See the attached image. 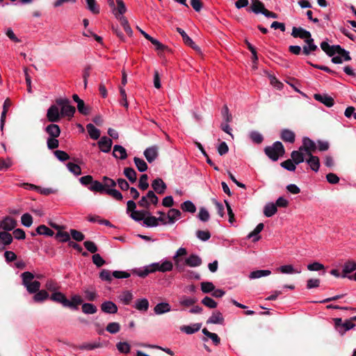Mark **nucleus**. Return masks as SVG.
Returning <instances> with one entry per match:
<instances>
[{"label": "nucleus", "mask_w": 356, "mask_h": 356, "mask_svg": "<svg viewBox=\"0 0 356 356\" xmlns=\"http://www.w3.org/2000/svg\"><path fill=\"white\" fill-rule=\"evenodd\" d=\"M172 263L170 261H165L161 264L159 263H153L147 266L145 270H134L133 273L136 274L141 277H146L149 273H154L156 271L166 272L172 269Z\"/></svg>", "instance_id": "nucleus-1"}, {"label": "nucleus", "mask_w": 356, "mask_h": 356, "mask_svg": "<svg viewBox=\"0 0 356 356\" xmlns=\"http://www.w3.org/2000/svg\"><path fill=\"white\" fill-rule=\"evenodd\" d=\"M264 152L270 159L276 161L285 154V149L281 142L276 141L273 145L266 146L264 148Z\"/></svg>", "instance_id": "nucleus-2"}, {"label": "nucleus", "mask_w": 356, "mask_h": 356, "mask_svg": "<svg viewBox=\"0 0 356 356\" xmlns=\"http://www.w3.org/2000/svg\"><path fill=\"white\" fill-rule=\"evenodd\" d=\"M57 106L61 107L60 113L62 116L72 118L76 112L74 106L70 104V100L67 98H58L56 99Z\"/></svg>", "instance_id": "nucleus-3"}, {"label": "nucleus", "mask_w": 356, "mask_h": 356, "mask_svg": "<svg viewBox=\"0 0 356 356\" xmlns=\"http://www.w3.org/2000/svg\"><path fill=\"white\" fill-rule=\"evenodd\" d=\"M130 276V273L126 271L115 270L113 273H111L109 270L107 269H102L99 273V277L102 280H105L108 282H111L112 281L113 277L116 279H122L128 278Z\"/></svg>", "instance_id": "nucleus-4"}, {"label": "nucleus", "mask_w": 356, "mask_h": 356, "mask_svg": "<svg viewBox=\"0 0 356 356\" xmlns=\"http://www.w3.org/2000/svg\"><path fill=\"white\" fill-rule=\"evenodd\" d=\"M62 115L56 105H51L47 112V120L50 122H58L60 121Z\"/></svg>", "instance_id": "nucleus-5"}, {"label": "nucleus", "mask_w": 356, "mask_h": 356, "mask_svg": "<svg viewBox=\"0 0 356 356\" xmlns=\"http://www.w3.org/2000/svg\"><path fill=\"white\" fill-rule=\"evenodd\" d=\"M159 222H161L163 225L167 224V220H165L164 217L156 218L153 216L147 215V217L145 216L143 219V224L148 227L158 226Z\"/></svg>", "instance_id": "nucleus-6"}, {"label": "nucleus", "mask_w": 356, "mask_h": 356, "mask_svg": "<svg viewBox=\"0 0 356 356\" xmlns=\"http://www.w3.org/2000/svg\"><path fill=\"white\" fill-rule=\"evenodd\" d=\"M176 30L181 35L182 40L186 45L189 46L196 51H200V48L195 44L193 40L186 33L183 29L177 27Z\"/></svg>", "instance_id": "nucleus-7"}, {"label": "nucleus", "mask_w": 356, "mask_h": 356, "mask_svg": "<svg viewBox=\"0 0 356 356\" xmlns=\"http://www.w3.org/2000/svg\"><path fill=\"white\" fill-rule=\"evenodd\" d=\"M144 156L149 163H152L159 156V147L153 145L144 151Z\"/></svg>", "instance_id": "nucleus-8"}, {"label": "nucleus", "mask_w": 356, "mask_h": 356, "mask_svg": "<svg viewBox=\"0 0 356 356\" xmlns=\"http://www.w3.org/2000/svg\"><path fill=\"white\" fill-rule=\"evenodd\" d=\"M97 145L102 152L108 153L111 149L113 141L107 136H102L97 142Z\"/></svg>", "instance_id": "nucleus-9"}, {"label": "nucleus", "mask_w": 356, "mask_h": 356, "mask_svg": "<svg viewBox=\"0 0 356 356\" xmlns=\"http://www.w3.org/2000/svg\"><path fill=\"white\" fill-rule=\"evenodd\" d=\"M291 35L293 38H299L305 40H309L312 38L310 32L302 29V27H293Z\"/></svg>", "instance_id": "nucleus-10"}, {"label": "nucleus", "mask_w": 356, "mask_h": 356, "mask_svg": "<svg viewBox=\"0 0 356 356\" xmlns=\"http://www.w3.org/2000/svg\"><path fill=\"white\" fill-rule=\"evenodd\" d=\"M314 98L327 107L332 106L334 103V99L327 94H314Z\"/></svg>", "instance_id": "nucleus-11"}, {"label": "nucleus", "mask_w": 356, "mask_h": 356, "mask_svg": "<svg viewBox=\"0 0 356 356\" xmlns=\"http://www.w3.org/2000/svg\"><path fill=\"white\" fill-rule=\"evenodd\" d=\"M17 225V220L10 216L5 217L1 222V227L6 232L13 230Z\"/></svg>", "instance_id": "nucleus-12"}, {"label": "nucleus", "mask_w": 356, "mask_h": 356, "mask_svg": "<svg viewBox=\"0 0 356 356\" xmlns=\"http://www.w3.org/2000/svg\"><path fill=\"white\" fill-rule=\"evenodd\" d=\"M153 190L158 194H163L167 188L165 182L161 178H156L152 182Z\"/></svg>", "instance_id": "nucleus-13"}, {"label": "nucleus", "mask_w": 356, "mask_h": 356, "mask_svg": "<svg viewBox=\"0 0 356 356\" xmlns=\"http://www.w3.org/2000/svg\"><path fill=\"white\" fill-rule=\"evenodd\" d=\"M101 309L106 314H114L118 312L117 305L112 301H105L101 305Z\"/></svg>", "instance_id": "nucleus-14"}, {"label": "nucleus", "mask_w": 356, "mask_h": 356, "mask_svg": "<svg viewBox=\"0 0 356 356\" xmlns=\"http://www.w3.org/2000/svg\"><path fill=\"white\" fill-rule=\"evenodd\" d=\"M83 300L80 296L74 295L72 297L71 300H68L66 302L65 307H69L71 309L76 310L80 305H82Z\"/></svg>", "instance_id": "nucleus-15"}, {"label": "nucleus", "mask_w": 356, "mask_h": 356, "mask_svg": "<svg viewBox=\"0 0 356 356\" xmlns=\"http://www.w3.org/2000/svg\"><path fill=\"white\" fill-rule=\"evenodd\" d=\"M307 158L305 159V162L309 165L310 168L314 171L318 172L320 168V160L319 158L313 154L307 155Z\"/></svg>", "instance_id": "nucleus-16"}, {"label": "nucleus", "mask_w": 356, "mask_h": 356, "mask_svg": "<svg viewBox=\"0 0 356 356\" xmlns=\"http://www.w3.org/2000/svg\"><path fill=\"white\" fill-rule=\"evenodd\" d=\"M45 131L49 135V138H58L60 134L59 126L54 122L47 126Z\"/></svg>", "instance_id": "nucleus-17"}, {"label": "nucleus", "mask_w": 356, "mask_h": 356, "mask_svg": "<svg viewBox=\"0 0 356 356\" xmlns=\"http://www.w3.org/2000/svg\"><path fill=\"white\" fill-rule=\"evenodd\" d=\"M356 270V261L353 260H348L345 262L343 270L341 273V277H348V274L355 271Z\"/></svg>", "instance_id": "nucleus-18"}, {"label": "nucleus", "mask_w": 356, "mask_h": 356, "mask_svg": "<svg viewBox=\"0 0 356 356\" xmlns=\"http://www.w3.org/2000/svg\"><path fill=\"white\" fill-rule=\"evenodd\" d=\"M113 156L116 159L124 160L127 158L126 149L120 145H115L113 147Z\"/></svg>", "instance_id": "nucleus-19"}, {"label": "nucleus", "mask_w": 356, "mask_h": 356, "mask_svg": "<svg viewBox=\"0 0 356 356\" xmlns=\"http://www.w3.org/2000/svg\"><path fill=\"white\" fill-rule=\"evenodd\" d=\"M208 324H220L224 323V318L221 312L216 311L212 313L211 316L207 321Z\"/></svg>", "instance_id": "nucleus-20"}, {"label": "nucleus", "mask_w": 356, "mask_h": 356, "mask_svg": "<svg viewBox=\"0 0 356 356\" xmlns=\"http://www.w3.org/2000/svg\"><path fill=\"white\" fill-rule=\"evenodd\" d=\"M280 138L284 142L293 143L296 139V134L291 130L284 129L281 131Z\"/></svg>", "instance_id": "nucleus-21"}, {"label": "nucleus", "mask_w": 356, "mask_h": 356, "mask_svg": "<svg viewBox=\"0 0 356 356\" xmlns=\"http://www.w3.org/2000/svg\"><path fill=\"white\" fill-rule=\"evenodd\" d=\"M251 6L250 10L255 14L261 13L266 9L264 6V3L259 0H250Z\"/></svg>", "instance_id": "nucleus-22"}, {"label": "nucleus", "mask_w": 356, "mask_h": 356, "mask_svg": "<svg viewBox=\"0 0 356 356\" xmlns=\"http://www.w3.org/2000/svg\"><path fill=\"white\" fill-rule=\"evenodd\" d=\"M171 310V307L168 302L158 303L154 308V312L157 315L167 313Z\"/></svg>", "instance_id": "nucleus-23"}, {"label": "nucleus", "mask_w": 356, "mask_h": 356, "mask_svg": "<svg viewBox=\"0 0 356 356\" xmlns=\"http://www.w3.org/2000/svg\"><path fill=\"white\" fill-rule=\"evenodd\" d=\"M303 142H305L307 148V156L313 154V153L316 152L317 149V145L314 141L308 137H304Z\"/></svg>", "instance_id": "nucleus-24"}, {"label": "nucleus", "mask_w": 356, "mask_h": 356, "mask_svg": "<svg viewBox=\"0 0 356 356\" xmlns=\"http://www.w3.org/2000/svg\"><path fill=\"white\" fill-rule=\"evenodd\" d=\"M201 323H194L191 325H183L180 327L181 332L187 334H192L197 332L201 328Z\"/></svg>", "instance_id": "nucleus-25"}, {"label": "nucleus", "mask_w": 356, "mask_h": 356, "mask_svg": "<svg viewBox=\"0 0 356 356\" xmlns=\"http://www.w3.org/2000/svg\"><path fill=\"white\" fill-rule=\"evenodd\" d=\"M185 263L188 266L197 267L202 264V259L196 254H191L189 257L185 259Z\"/></svg>", "instance_id": "nucleus-26"}, {"label": "nucleus", "mask_w": 356, "mask_h": 356, "mask_svg": "<svg viewBox=\"0 0 356 356\" xmlns=\"http://www.w3.org/2000/svg\"><path fill=\"white\" fill-rule=\"evenodd\" d=\"M181 212L179 210L177 209H170L168 212V221H167V224H172L174 223L177 219H179L181 217Z\"/></svg>", "instance_id": "nucleus-27"}, {"label": "nucleus", "mask_w": 356, "mask_h": 356, "mask_svg": "<svg viewBox=\"0 0 356 356\" xmlns=\"http://www.w3.org/2000/svg\"><path fill=\"white\" fill-rule=\"evenodd\" d=\"M30 293L37 292L34 294L33 298L36 302H41L47 299L49 294L47 291H28Z\"/></svg>", "instance_id": "nucleus-28"}, {"label": "nucleus", "mask_w": 356, "mask_h": 356, "mask_svg": "<svg viewBox=\"0 0 356 356\" xmlns=\"http://www.w3.org/2000/svg\"><path fill=\"white\" fill-rule=\"evenodd\" d=\"M86 129L92 139L97 140L100 137V130L96 128L92 124H88L86 125Z\"/></svg>", "instance_id": "nucleus-29"}, {"label": "nucleus", "mask_w": 356, "mask_h": 356, "mask_svg": "<svg viewBox=\"0 0 356 356\" xmlns=\"http://www.w3.org/2000/svg\"><path fill=\"white\" fill-rule=\"evenodd\" d=\"M264 225L262 222L259 223L254 229L248 235V238H253L252 241L256 242L260 239V236L257 235L263 230Z\"/></svg>", "instance_id": "nucleus-30"}, {"label": "nucleus", "mask_w": 356, "mask_h": 356, "mask_svg": "<svg viewBox=\"0 0 356 356\" xmlns=\"http://www.w3.org/2000/svg\"><path fill=\"white\" fill-rule=\"evenodd\" d=\"M124 176L131 183H135L137 180V173L132 168H125L123 172Z\"/></svg>", "instance_id": "nucleus-31"}, {"label": "nucleus", "mask_w": 356, "mask_h": 356, "mask_svg": "<svg viewBox=\"0 0 356 356\" xmlns=\"http://www.w3.org/2000/svg\"><path fill=\"white\" fill-rule=\"evenodd\" d=\"M271 274L269 270H257L251 272L249 275L250 279H258L262 277H266Z\"/></svg>", "instance_id": "nucleus-32"}, {"label": "nucleus", "mask_w": 356, "mask_h": 356, "mask_svg": "<svg viewBox=\"0 0 356 356\" xmlns=\"http://www.w3.org/2000/svg\"><path fill=\"white\" fill-rule=\"evenodd\" d=\"M102 346H103L102 343L99 341H95L93 343H83L79 346V349L92 350L95 348H102Z\"/></svg>", "instance_id": "nucleus-33"}, {"label": "nucleus", "mask_w": 356, "mask_h": 356, "mask_svg": "<svg viewBox=\"0 0 356 356\" xmlns=\"http://www.w3.org/2000/svg\"><path fill=\"white\" fill-rule=\"evenodd\" d=\"M89 190L95 192H98L100 193H105L106 188H105V186L103 185V183L99 181H92L90 186L88 187Z\"/></svg>", "instance_id": "nucleus-34"}, {"label": "nucleus", "mask_w": 356, "mask_h": 356, "mask_svg": "<svg viewBox=\"0 0 356 356\" xmlns=\"http://www.w3.org/2000/svg\"><path fill=\"white\" fill-rule=\"evenodd\" d=\"M277 270L284 274H298L300 270L293 268L292 265H284L277 268Z\"/></svg>", "instance_id": "nucleus-35"}, {"label": "nucleus", "mask_w": 356, "mask_h": 356, "mask_svg": "<svg viewBox=\"0 0 356 356\" xmlns=\"http://www.w3.org/2000/svg\"><path fill=\"white\" fill-rule=\"evenodd\" d=\"M22 283L27 289L29 284L34 280L35 275L29 271L24 272L22 275Z\"/></svg>", "instance_id": "nucleus-36"}, {"label": "nucleus", "mask_w": 356, "mask_h": 356, "mask_svg": "<svg viewBox=\"0 0 356 356\" xmlns=\"http://www.w3.org/2000/svg\"><path fill=\"white\" fill-rule=\"evenodd\" d=\"M135 308L141 312H146L149 308V302L146 298L138 299L136 301Z\"/></svg>", "instance_id": "nucleus-37"}, {"label": "nucleus", "mask_w": 356, "mask_h": 356, "mask_svg": "<svg viewBox=\"0 0 356 356\" xmlns=\"http://www.w3.org/2000/svg\"><path fill=\"white\" fill-rule=\"evenodd\" d=\"M277 211V208L274 203H268L266 204L264 209V214L266 217H271Z\"/></svg>", "instance_id": "nucleus-38"}, {"label": "nucleus", "mask_w": 356, "mask_h": 356, "mask_svg": "<svg viewBox=\"0 0 356 356\" xmlns=\"http://www.w3.org/2000/svg\"><path fill=\"white\" fill-rule=\"evenodd\" d=\"M291 160L296 165H298L300 163L305 161L304 154L300 152H298L296 150H293L291 152Z\"/></svg>", "instance_id": "nucleus-39"}, {"label": "nucleus", "mask_w": 356, "mask_h": 356, "mask_svg": "<svg viewBox=\"0 0 356 356\" xmlns=\"http://www.w3.org/2000/svg\"><path fill=\"white\" fill-rule=\"evenodd\" d=\"M0 241L3 243V244L8 246L12 243L13 237L11 234L6 231L0 232Z\"/></svg>", "instance_id": "nucleus-40"}, {"label": "nucleus", "mask_w": 356, "mask_h": 356, "mask_svg": "<svg viewBox=\"0 0 356 356\" xmlns=\"http://www.w3.org/2000/svg\"><path fill=\"white\" fill-rule=\"evenodd\" d=\"M81 309L86 314H94L97 312V307L92 303H82Z\"/></svg>", "instance_id": "nucleus-41"}, {"label": "nucleus", "mask_w": 356, "mask_h": 356, "mask_svg": "<svg viewBox=\"0 0 356 356\" xmlns=\"http://www.w3.org/2000/svg\"><path fill=\"white\" fill-rule=\"evenodd\" d=\"M149 214V212L147 210L135 211L131 213L130 217L136 221H140V220H143L144 217Z\"/></svg>", "instance_id": "nucleus-42"}, {"label": "nucleus", "mask_w": 356, "mask_h": 356, "mask_svg": "<svg viewBox=\"0 0 356 356\" xmlns=\"http://www.w3.org/2000/svg\"><path fill=\"white\" fill-rule=\"evenodd\" d=\"M197 300L193 297L182 296L179 298V304L184 307H190L193 305Z\"/></svg>", "instance_id": "nucleus-43"}, {"label": "nucleus", "mask_w": 356, "mask_h": 356, "mask_svg": "<svg viewBox=\"0 0 356 356\" xmlns=\"http://www.w3.org/2000/svg\"><path fill=\"white\" fill-rule=\"evenodd\" d=\"M36 232L40 235L52 236L54 232L44 225H41L36 228Z\"/></svg>", "instance_id": "nucleus-44"}, {"label": "nucleus", "mask_w": 356, "mask_h": 356, "mask_svg": "<svg viewBox=\"0 0 356 356\" xmlns=\"http://www.w3.org/2000/svg\"><path fill=\"white\" fill-rule=\"evenodd\" d=\"M181 209L184 211L189 212L191 213H193L196 211V207L195 204L191 201L189 200L184 202L181 204Z\"/></svg>", "instance_id": "nucleus-45"}, {"label": "nucleus", "mask_w": 356, "mask_h": 356, "mask_svg": "<svg viewBox=\"0 0 356 356\" xmlns=\"http://www.w3.org/2000/svg\"><path fill=\"white\" fill-rule=\"evenodd\" d=\"M134 161L138 171L145 172L147 170V164L143 159L136 156L134 158Z\"/></svg>", "instance_id": "nucleus-46"}, {"label": "nucleus", "mask_w": 356, "mask_h": 356, "mask_svg": "<svg viewBox=\"0 0 356 356\" xmlns=\"http://www.w3.org/2000/svg\"><path fill=\"white\" fill-rule=\"evenodd\" d=\"M51 299L57 302L61 303L64 307L65 306L67 298L60 292H56L51 296Z\"/></svg>", "instance_id": "nucleus-47"}, {"label": "nucleus", "mask_w": 356, "mask_h": 356, "mask_svg": "<svg viewBox=\"0 0 356 356\" xmlns=\"http://www.w3.org/2000/svg\"><path fill=\"white\" fill-rule=\"evenodd\" d=\"M77 110L80 113L84 115H88L91 112V108L88 106H86L83 100L79 102L77 104Z\"/></svg>", "instance_id": "nucleus-48"}, {"label": "nucleus", "mask_w": 356, "mask_h": 356, "mask_svg": "<svg viewBox=\"0 0 356 356\" xmlns=\"http://www.w3.org/2000/svg\"><path fill=\"white\" fill-rule=\"evenodd\" d=\"M250 138L256 144H260L264 140L263 136L257 131H252L249 134Z\"/></svg>", "instance_id": "nucleus-49"}, {"label": "nucleus", "mask_w": 356, "mask_h": 356, "mask_svg": "<svg viewBox=\"0 0 356 356\" xmlns=\"http://www.w3.org/2000/svg\"><path fill=\"white\" fill-rule=\"evenodd\" d=\"M106 330L111 334H116L120 330V325L117 322L109 323L106 327Z\"/></svg>", "instance_id": "nucleus-50"}, {"label": "nucleus", "mask_w": 356, "mask_h": 356, "mask_svg": "<svg viewBox=\"0 0 356 356\" xmlns=\"http://www.w3.org/2000/svg\"><path fill=\"white\" fill-rule=\"evenodd\" d=\"M105 193H106L108 195H111L116 200L120 201L123 199V196H122V193L120 191H118V190L114 189V188H106Z\"/></svg>", "instance_id": "nucleus-51"}, {"label": "nucleus", "mask_w": 356, "mask_h": 356, "mask_svg": "<svg viewBox=\"0 0 356 356\" xmlns=\"http://www.w3.org/2000/svg\"><path fill=\"white\" fill-rule=\"evenodd\" d=\"M307 269L310 271H321L323 270V274L325 273V266L322 264L314 261L312 264L307 265Z\"/></svg>", "instance_id": "nucleus-52"}, {"label": "nucleus", "mask_w": 356, "mask_h": 356, "mask_svg": "<svg viewBox=\"0 0 356 356\" xmlns=\"http://www.w3.org/2000/svg\"><path fill=\"white\" fill-rule=\"evenodd\" d=\"M55 238L59 240L60 242H69L70 241V235L66 232L59 230L55 236Z\"/></svg>", "instance_id": "nucleus-53"}, {"label": "nucleus", "mask_w": 356, "mask_h": 356, "mask_svg": "<svg viewBox=\"0 0 356 356\" xmlns=\"http://www.w3.org/2000/svg\"><path fill=\"white\" fill-rule=\"evenodd\" d=\"M296 163L291 159H287L280 163V165L289 171H295L296 169Z\"/></svg>", "instance_id": "nucleus-54"}, {"label": "nucleus", "mask_w": 356, "mask_h": 356, "mask_svg": "<svg viewBox=\"0 0 356 356\" xmlns=\"http://www.w3.org/2000/svg\"><path fill=\"white\" fill-rule=\"evenodd\" d=\"M117 349L119 352L127 354L130 352V345L127 342H119L116 344Z\"/></svg>", "instance_id": "nucleus-55"}, {"label": "nucleus", "mask_w": 356, "mask_h": 356, "mask_svg": "<svg viewBox=\"0 0 356 356\" xmlns=\"http://www.w3.org/2000/svg\"><path fill=\"white\" fill-rule=\"evenodd\" d=\"M148 176L146 174H143L140 176L139 179L138 187L140 189L143 191H145L149 187V184L147 183Z\"/></svg>", "instance_id": "nucleus-56"}, {"label": "nucleus", "mask_w": 356, "mask_h": 356, "mask_svg": "<svg viewBox=\"0 0 356 356\" xmlns=\"http://www.w3.org/2000/svg\"><path fill=\"white\" fill-rule=\"evenodd\" d=\"M88 8L93 14H98L99 13V8L97 4L96 0H86Z\"/></svg>", "instance_id": "nucleus-57"}, {"label": "nucleus", "mask_w": 356, "mask_h": 356, "mask_svg": "<svg viewBox=\"0 0 356 356\" xmlns=\"http://www.w3.org/2000/svg\"><path fill=\"white\" fill-rule=\"evenodd\" d=\"M70 232L72 238L76 241L80 242L83 241L85 238V235L76 229H71Z\"/></svg>", "instance_id": "nucleus-58"}, {"label": "nucleus", "mask_w": 356, "mask_h": 356, "mask_svg": "<svg viewBox=\"0 0 356 356\" xmlns=\"http://www.w3.org/2000/svg\"><path fill=\"white\" fill-rule=\"evenodd\" d=\"M21 221H22V224L24 226L29 227L31 226V225L33 223V218H32L31 215L26 213L22 216Z\"/></svg>", "instance_id": "nucleus-59"}, {"label": "nucleus", "mask_w": 356, "mask_h": 356, "mask_svg": "<svg viewBox=\"0 0 356 356\" xmlns=\"http://www.w3.org/2000/svg\"><path fill=\"white\" fill-rule=\"evenodd\" d=\"M202 303L210 309H214L217 307V302L211 298L206 296L202 300Z\"/></svg>", "instance_id": "nucleus-60"}, {"label": "nucleus", "mask_w": 356, "mask_h": 356, "mask_svg": "<svg viewBox=\"0 0 356 356\" xmlns=\"http://www.w3.org/2000/svg\"><path fill=\"white\" fill-rule=\"evenodd\" d=\"M68 170L74 175L78 176L81 174V169L79 165L73 163H68L67 164Z\"/></svg>", "instance_id": "nucleus-61"}, {"label": "nucleus", "mask_w": 356, "mask_h": 356, "mask_svg": "<svg viewBox=\"0 0 356 356\" xmlns=\"http://www.w3.org/2000/svg\"><path fill=\"white\" fill-rule=\"evenodd\" d=\"M222 116L226 122H230L232 120V115L229 113L228 106L225 104L221 111Z\"/></svg>", "instance_id": "nucleus-62"}, {"label": "nucleus", "mask_w": 356, "mask_h": 356, "mask_svg": "<svg viewBox=\"0 0 356 356\" xmlns=\"http://www.w3.org/2000/svg\"><path fill=\"white\" fill-rule=\"evenodd\" d=\"M133 298L132 294L129 292V291H126L122 294L120 296V300L124 305H129Z\"/></svg>", "instance_id": "nucleus-63"}, {"label": "nucleus", "mask_w": 356, "mask_h": 356, "mask_svg": "<svg viewBox=\"0 0 356 356\" xmlns=\"http://www.w3.org/2000/svg\"><path fill=\"white\" fill-rule=\"evenodd\" d=\"M198 218L203 222H207L210 218L209 211L204 207L200 209Z\"/></svg>", "instance_id": "nucleus-64"}]
</instances>
